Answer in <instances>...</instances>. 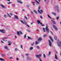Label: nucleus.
I'll use <instances>...</instances> for the list:
<instances>
[{
    "label": "nucleus",
    "mask_w": 61,
    "mask_h": 61,
    "mask_svg": "<svg viewBox=\"0 0 61 61\" xmlns=\"http://www.w3.org/2000/svg\"><path fill=\"white\" fill-rule=\"evenodd\" d=\"M36 56L37 57L39 58L40 61H42L41 59L40 58V57H41V54H40L39 55H36Z\"/></svg>",
    "instance_id": "1"
},
{
    "label": "nucleus",
    "mask_w": 61,
    "mask_h": 61,
    "mask_svg": "<svg viewBox=\"0 0 61 61\" xmlns=\"http://www.w3.org/2000/svg\"><path fill=\"white\" fill-rule=\"evenodd\" d=\"M55 7L56 8V11H57L58 12H59L60 10L59 9H58V6H55Z\"/></svg>",
    "instance_id": "2"
},
{
    "label": "nucleus",
    "mask_w": 61,
    "mask_h": 61,
    "mask_svg": "<svg viewBox=\"0 0 61 61\" xmlns=\"http://www.w3.org/2000/svg\"><path fill=\"white\" fill-rule=\"evenodd\" d=\"M46 31L48 32V33H49V29L48 28V27H47V26L46 25Z\"/></svg>",
    "instance_id": "3"
},
{
    "label": "nucleus",
    "mask_w": 61,
    "mask_h": 61,
    "mask_svg": "<svg viewBox=\"0 0 61 61\" xmlns=\"http://www.w3.org/2000/svg\"><path fill=\"white\" fill-rule=\"evenodd\" d=\"M19 33H20V34L21 35L22 34V32L21 31H20L19 32L18 31H17V34L18 35H20V34H19Z\"/></svg>",
    "instance_id": "4"
},
{
    "label": "nucleus",
    "mask_w": 61,
    "mask_h": 61,
    "mask_svg": "<svg viewBox=\"0 0 61 61\" xmlns=\"http://www.w3.org/2000/svg\"><path fill=\"white\" fill-rule=\"evenodd\" d=\"M0 32H2V33H5V31L4 30H0Z\"/></svg>",
    "instance_id": "5"
},
{
    "label": "nucleus",
    "mask_w": 61,
    "mask_h": 61,
    "mask_svg": "<svg viewBox=\"0 0 61 61\" xmlns=\"http://www.w3.org/2000/svg\"><path fill=\"white\" fill-rule=\"evenodd\" d=\"M53 28L55 29V30H57V29L56 28V26L55 25H53Z\"/></svg>",
    "instance_id": "6"
},
{
    "label": "nucleus",
    "mask_w": 61,
    "mask_h": 61,
    "mask_svg": "<svg viewBox=\"0 0 61 61\" xmlns=\"http://www.w3.org/2000/svg\"><path fill=\"white\" fill-rule=\"evenodd\" d=\"M49 41V44L50 46H51V45H52V43L51 42V41L50 40H48Z\"/></svg>",
    "instance_id": "7"
},
{
    "label": "nucleus",
    "mask_w": 61,
    "mask_h": 61,
    "mask_svg": "<svg viewBox=\"0 0 61 61\" xmlns=\"http://www.w3.org/2000/svg\"><path fill=\"white\" fill-rule=\"evenodd\" d=\"M49 37L50 39H51V41L53 42V39H52L51 37L50 36H49Z\"/></svg>",
    "instance_id": "8"
},
{
    "label": "nucleus",
    "mask_w": 61,
    "mask_h": 61,
    "mask_svg": "<svg viewBox=\"0 0 61 61\" xmlns=\"http://www.w3.org/2000/svg\"><path fill=\"white\" fill-rule=\"evenodd\" d=\"M7 38L6 37H4L2 39V40H3V41H5V39H7Z\"/></svg>",
    "instance_id": "9"
},
{
    "label": "nucleus",
    "mask_w": 61,
    "mask_h": 61,
    "mask_svg": "<svg viewBox=\"0 0 61 61\" xmlns=\"http://www.w3.org/2000/svg\"><path fill=\"white\" fill-rule=\"evenodd\" d=\"M42 38H41V37H40L39 38L38 40V41H41V40H42Z\"/></svg>",
    "instance_id": "10"
},
{
    "label": "nucleus",
    "mask_w": 61,
    "mask_h": 61,
    "mask_svg": "<svg viewBox=\"0 0 61 61\" xmlns=\"http://www.w3.org/2000/svg\"><path fill=\"white\" fill-rule=\"evenodd\" d=\"M0 5L1 6H2V7H3V8H6V7L4 6V5H3L2 4Z\"/></svg>",
    "instance_id": "11"
},
{
    "label": "nucleus",
    "mask_w": 61,
    "mask_h": 61,
    "mask_svg": "<svg viewBox=\"0 0 61 61\" xmlns=\"http://www.w3.org/2000/svg\"><path fill=\"white\" fill-rule=\"evenodd\" d=\"M51 21L54 24H56V23L55 21H54L53 20H51Z\"/></svg>",
    "instance_id": "12"
},
{
    "label": "nucleus",
    "mask_w": 61,
    "mask_h": 61,
    "mask_svg": "<svg viewBox=\"0 0 61 61\" xmlns=\"http://www.w3.org/2000/svg\"><path fill=\"white\" fill-rule=\"evenodd\" d=\"M4 48L6 49H7V50H9V49L8 48V47L6 46H4Z\"/></svg>",
    "instance_id": "13"
},
{
    "label": "nucleus",
    "mask_w": 61,
    "mask_h": 61,
    "mask_svg": "<svg viewBox=\"0 0 61 61\" xmlns=\"http://www.w3.org/2000/svg\"><path fill=\"white\" fill-rule=\"evenodd\" d=\"M14 17L15 18L17 19H18V17L17 16L14 15Z\"/></svg>",
    "instance_id": "14"
},
{
    "label": "nucleus",
    "mask_w": 61,
    "mask_h": 61,
    "mask_svg": "<svg viewBox=\"0 0 61 61\" xmlns=\"http://www.w3.org/2000/svg\"><path fill=\"white\" fill-rule=\"evenodd\" d=\"M37 22L38 24H39L40 23V21L39 20H37Z\"/></svg>",
    "instance_id": "15"
},
{
    "label": "nucleus",
    "mask_w": 61,
    "mask_h": 61,
    "mask_svg": "<svg viewBox=\"0 0 61 61\" xmlns=\"http://www.w3.org/2000/svg\"><path fill=\"white\" fill-rule=\"evenodd\" d=\"M8 43H9V44H8V45L10 46V45H11V42H10V41H8Z\"/></svg>",
    "instance_id": "16"
},
{
    "label": "nucleus",
    "mask_w": 61,
    "mask_h": 61,
    "mask_svg": "<svg viewBox=\"0 0 61 61\" xmlns=\"http://www.w3.org/2000/svg\"><path fill=\"white\" fill-rule=\"evenodd\" d=\"M34 13H35V14H37V11H36V10H34Z\"/></svg>",
    "instance_id": "17"
},
{
    "label": "nucleus",
    "mask_w": 61,
    "mask_h": 61,
    "mask_svg": "<svg viewBox=\"0 0 61 61\" xmlns=\"http://www.w3.org/2000/svg\"><path fill=\"white\" fill-rule=\"evenodd\" d=\"M54 38L56 40H57V37H56V36H54Z\"/></svg>",
    "instance_id": "18"
},
{
    "label": "nucleus",
    "mask_w": 61,
    "mask_h": 61,
    "mask_svg": "<svg viewBox=\"0 0 61 61\" xmlns=\"http://www.w3.org/2000/svg\"><path fill=\"white\" fill-rule=\"evenodd\" d=\"M0 60L1 61H5V60L2 58H0Z\"/></svg>",
    "instance_id": "19"
},
{
    "label": "nucleus",
    "mask_w": 61,
    "mask_h": 61,
    "mask_svg": "<svg viewBox=\"0 0 61 61\" xmlns=\"http://www.w3.org/2000/svg\"><path fill=\"white\" fill-rule=\"evenodd\" d=\"M28 39H33L32 38H31L28 36Z\"/></svg>",
    "instance_id": "20"
},
{
    "label": "nucleus",
    "mask_w": 61,
    "mask_h": 61,
    "mask_svg": "<svg viewBox=\"0 0 61 61\" xmlns=\"http://www.w3.org/2000/svg\"><path fill=\"white\" fill-rule=\"evenodd\" d=\"M55 59H57V56H56V54H55Z\"/></svg>",
    "instance_id": "21"
},
{
    "label": "nucleus",
    "mask_w": 61,
    "mask_h": 61,
    "mask_svg": "<svg viewBox=\"0 0 61 61\" xmlns=\"http://www.w3.org/2000/svg\"><path fill=\"white\" fill-rule=\"evenodd\" d=\"M39 44V42H38L37 41H36V45H37V44Z\"/></svg>",
    "instance_id": "22"
},
{
    "label": "nucleus",
    "mask_w": 61,
    "mask_h": 61,
    "mask_svg": "<svg viewBox=\"0 0 61 61\" xmlns=\"http://www.w3.org/2000/svg\"><path fill=\"white\" fill-rule=\"evenodd\" d=\"M47 15L48 17H49V18H50V19H52V18H51V17L50 16H49V15H48L47 14Z\"/></svg>",
    "instance_id": "23"
},
{
    "label": "nucleus",
    "mask_w": 61,
    "mask_h": 61,
    "mask_svg": "<svg viewBox=\"0 0 61 61\" xmlns=\"http://www.w3.org/2000/svg\"><path fill=\"white\" fill-rule=\"evenodd\" d=\"M33 49V47H31L30 48V50H32Z\"/></svg>",
    "instance_id": "24"
},
{
    "label": "nucleus",
    "mask_w": 61,
    "mask_h": 61,
    "mask_svg": "<svg viewBox=\"0 0 61 61\" xmlns=\"http://www.w3.org/2000/svg\"><path fill=\"white\" fill-rule=\"evenodd\" d=\"M17 1L18 2V3H20V4H22V2L21 1H18V0H17Z\"/></svg>",
    "instance_id": "25"
},
{
    "label": "nucleus",
    "mask_w": 61,
    "mask_h": 61,
    "mask_svg": "<svg viewBox=\"0 0 61 61\" xmlns=\"http://www.w3.org/2000/svg\"><path fill=\"white\" fill-rule=\"evenodd\" d=\"M52 14H53V15H56V14L55 13L52 12Z\"/></svg>",
    "instance_id": "26"
},
{
    "label": "nucleus",
    "mask_w": 61,
    "mask_h": 61,
    "mask_svg": "<svg viewBox=\"0 0 61 61\" xmlns=\"http://www.w3.org/2000/svg\"><path fill=\"white\" fill-rule=\"evenodd\" d=\"M43 30L44 32H46V30H45V28H43Z\"/></svg>",
    "instance_id": "27"
},
{
    "label": "nucleus",
    "mask_w": 61,
    "mask_h": 61,
    "mask_svg": "<svg viewBox=\"0 0 61 61\" xmlns=\"http://www.w3.org/2000/svg\"><path fill=\"white\" fill-rule=\"evenodd\" d=\"M35 1H36V2H37V4H39V2H38L37 1V0H35Z\"/></svg>",
    "instance_id": "28"
},
{
    "label": "nucleus",
    "mask_w": 61,
    "mask_h": 61,
    "mask_svg": "<svg viewBox=\"0 0 61 61\" xmlns=\"http://www.w3.org/2000/svg\"><path fill=\"white\" fill-rule=\"evenodd\" d=\"M34 44H35V43L34 42H33L32 44H31V46H33V45H34Z\"/></svg>",
    "instance_id": "29"
},
{
    "label": "nucleus",
    "mask_w": 61,
    "mask_h": 61,
    "mask_svg": "<svg viewBox=\"0 0 61 61\" xmlns=\"http://www.w3.org/2000/svg\"><path fill=\"white\" fill-rule=\"evenodd\" d=\"M7 15L9 16V17L10 18H11V16H10L9 15V14H8V13H7Z\"/></svg>",
    "instance_id": "30"
},
{
    "label": "nucleus",
    "mask_w": 61,
    "mask_h": 61,
    "mask_svg": "<svg viewBox=\"0 0 61 61\" xmlns=\"http://www.w3.org/2000/svg\"><path fill=\"white\" fill-rule=\"evenodd\" d=\"M36 48H37V49H39V47L38 46H36Z\"/></svg>",
    "instance_id": "31"
},
{
    "label": "nucleus",
    "mask_w": 61,
    "mask_h": 61,
    "mask_svg": "<svg viewBox=\"0 0 61 61\" xmlns=\"http://www.w3.org/2000/svg\"><path fill=\"white\" fill-rule=\"evenodd\" d=\"M51 54V52H49V54L48 55V56H49V55H50Z\"/></svg>",
    "instance_id": "32"
},
{
    "label": "nucleus",
    "mask_w": 61,
    "mask_h": 61,
    "mask_svg": "<svg viewBox=\"0 0 61 61\" xmlns=\"http://www.w3.org/2000/svg\"><path fill=\"white\" fill-rule=\"evenodd\" d=\"M20 22H21V23H23V24H24V22L23 21H22V20H20Z\"/></svg>",
    "instance_id": "33"
},
{
    "label": "nucleus",
    "mask_w": 61,
    "mask_h": 61,
    "mask_svg": "<svg viewBox=\"0 0 61 61\" xmlns=\"http://www.w3.org/2000/svg\"><path fill=\"white\" fill-rule=\"evenodd\" d=\"M43 56L44 58H45V57H46V55H45V54H43Z\"/></svg>",
    "instance_id": "34"
},
{
    "label": "nucleus",
    "mask_w": 61,
    "mask_h": 61,
    "mask_svg": "<svg viewBox=\"0 0 61 61\" xmlns=\"http://www.w3.org/2000/svg\"><path fill=\"white\" fill-rule=\"evenodd\" d=\"M9 14H10V15H11V16H12L13 15V14H12L11 13H9Z\"/></svg>",
    "instance_id": "35"
},
{
    "label": "nucleus",
    "mask_w": 61,
    "mask_h": 61,
    "mask_svg": "<svg viewBox=\"0 0 61 61\" xmlns=\"http://www.w3.org/2000/svg\"><path fill=\"white\" fill-rule=\"evenodd\" d=\"M20 47H21V48H22V49H23V48H22L23 46H22V45H20Z\"/></svg>",
    "instance_id": "36"
},
{
    "label": "nucleus",
    "mask_w": 61,
    "mask_h": 61,
    "mask_svg": "<svg viewBox=\"0 0 61 61\" xmlns=\"http://www.w3.org/2000/svg\"><path fill=\"white\" fill-rule=\"evenodd\" d=\"M38 11L39 13H40V14H42V13H41V12L40 11H39V10H38Z\"/></svg>",
    "instance_id": "37"
},
{
    "label": "nucleus",
    "mask_w": 61,
    "mask_h": 61,
    "mask_svg": "<svg viewBox=\"0 0 61 61\" xmlns=\"http://www.w3.org/2000/svg\"><path fill=\"white\" fill-rule=\"evenodd\" d=\"M4 16L5 18H6V15H4Z\"/></svg>",
    "instance_id": "38"
},
{
    "label": "nucleus",
    "mask_w": 61,
    "mask_h": 61,
    "mask_svg": "<svg viewBox=\"0 0 61 61\" xmlns=\"http://www.w3.org/2000/svg\"><path fill=\"white\" fill-rule=\"evenodd\" d=\"M57 20H58L59 19V17H56V18Z\"/></svg>",
    "instance_id": "39"
},
{
    "label": "nucleus",
    "mask_w": 61,
    "mask_h": 61,
    "mask_svg": "<svg viewBox=\"0 0 61 61\" xmlns=\"http://www.w3.org/2000/svg\"><path fill=\"white\" fill-rule=\"evenodd\" d=\"M41 8V7L40 6H39L38 7V9H40V8Z\"/></svg>",
    "instance_id": "40"
},
{
    "label": "nucleus",
    "mask_w": 61,
    "mask_h": 61,
    "mask_svg": "<svg viewBox=\"0 0 61 61\" xmlns=\"http://www.w3.org/2000/svg\"><path fill=\"white\" fill-rule=\"evenodd\" d=\"M26 34L24 36V38H26Z\"/></svg>",
    "instance_id": "41"
},
{
    "label": "nucleus",
    "mask_w": 61,
    "mask_h": 61,
    "mask_svg": "<svg viewBox=\"0 0 61 61\" xmlns=\"http://www.w3.org/2000/svg\"><path fill=\"white\" fill-rule=\"evenodd\" d=\"M25 18H26V20H27V17H26V16H25Z\"/></svg>",
    "instance_id": "42"
},
{
    "label": "nucleus",
    "mask_w": 61,
    "mask_h": 61,
    "mask_svg": "<svg viewBox=\"0 0 61 61\" xmlns=\"http://www.w3.org/2000/svg\"><path fill=\"white\" fill-rule=\"evenodd\" d=\"M27 31H28V32H30V31L28 30H27Z\"/></svg>",
    "instance_id": "43"
},
{
    "label": "nucleus",
    "mask_w": 61,
    "mask_h": 61,
    "mask_svg": "<svg viewBox=\"0 0 61 61\" xmlns=\"http://www.w3.org/2000/svg\"><path fill=\"white\" fill-rule=\"evenodd\" d=\"M24 24H25V25H26L27 24V23H26L25 22H24Z\"/></svg>",
    "instance_id": "44"
},
{
    "label": "nucleus",
    "mask_w": 61,
    "mask_h": 61,
    "mask_svg": "<svg viewBox=\"0 0 61 61\" xmlns=\"http://www.w3.org/2000/svg\"><path fill=\"white\" fill-rule=\"evenodd\" d=\"M46 36V35H45L43 36L44 37H45V36Z\"/></svg>",
    "instance_id": "45"
},
{
    "label": "nucleus",
    "mask_w": 61,
    "mask_h": 61,
    "mask_svg": "<svg viewBox=\"0 0 61 61\" xmlns=\"http://www.w3.org/2000/svg\"><path fill=\"white\" fill-rule=\"evenodd\" d=\"M8 4L9 5L10 4H11V2H8Z\"/></svg>",
    "instance_id": "46"
},
{
    "label": "nucleus",
    "mask_w": 61,
    "mask_h": 61,
    "mask_svg": "<svg viewBox=\"0 0 61 61\" xmlns=\"http://www.w3.org/2000/svg\"><path fill=\"white\" fill-rule=\"evenodd\" d=\"M41 26H45V25H44V24H43L42 25H41Z\"/></svg>",
    "instance_id": "47"
},
{
    "label": "nucleus",
    "mask_w": 61,
    "mask_h": 61,
    "mask_svg": "<svg viewBox=\"0 0 61 61\" xmlns=\"http://www.w3.org/2000/svg\"><path fill=\"white\" fill-rule=\"evenodd\" d=\"M15 51H17V49L16 48L15 49Z\"/></svg>",
    "instance_id": "48"
},
{
    "label": "nucleus",
    "mask_w": 61,
    "mask_h": 61,
    "mask_svg": "<svg viewBox=\"0 0 61 61\" xmlns=\"http://www.w3.org/2000/svg\"><path fill=\"white\" fill-rule=\"evenodd\" d=\"M12 6H15V4H13L12 5Z\"/></svg>",
    "instance_id": "49"
},
{
    "label": "nucleus",
    "mask_w": 61,
    "mask_h": 61,
    "mask_svg": "<svg viewBox=\"0 0 61 61\" xmlns=\"http://www.w3.org/2000/svg\"><path fill=\"white\" fill-rule=\"evenodd\" d=\"M26 56H28V54H26Z\"/></svg>",
    "instance_id": "50"
},
{
    "label": "nucleus",
    "mask_w": 61,
    "mask_h": 61,
    "mask_svg": "<svg viewBox=\"0 0 61 61\" xmlns=\"http://www.w3.org/2000/svg\"><path fill=\"white\" fill-rule=\"evenodd\" d=\"M2 56H5V55H4V54H2Z\"/></svg>",
    "instance_id": "51"
},
{
    "label": "nucleus",
    "mask_w": 61,
    "mask_h": 61,
    "mask_svg": "<svg viewBox=\"0 0 61 61\" xmlns=\"http://www.w3.org/2000/svg\"><path fill=\"white\" fill-rule=\"evenodd\" d=\"M40 18H42V16H40Z\"/></svg>",
    "instance_id": "52"
},
{
    "label": "nucleus",
    "mask_w": 61,
    "mask_h": 61,
    "mask_svg": "<svg viewBox=\"0 0 61 61\" xmlns=\"http://www.w3.org/2000/svg\"><path fill=\"white\" fill-rule=\"evenodd\" d=\"M40 11L41 12H43V10H41Z\"/></svg>",
    "instance_id": "53"
},
{
    "label": "nucleus",
    "mask_w": 61,
    "mask_h": 61,
    "mask_svg": "<svg viewBox=\"0 0 61 61\" xmlns=\"http://www.w3.org/2000/svg\"><path fill=\"white\" fill-rule=\"evenodd\" d=\"M12 58H12V57H10V59H12Z\"/></svg>",
    "instance_id": "54"
},
{
    "label": "nucleus",
    "mask_w": 61,
    "mask_h": 61,
    "mask_svg": "<svg viewBox=\"0 0 61 61\" xmlns=\"http://www.w3.org/2000/svg\"><path fill=\"white\" fill-rule=\"evenodd\" d=\"M27 25V26H28V27H30V26H29L28 25Z\"/></svg>",
    "instance_id": "55"
},
{
    "label": "nucleus",
    "mask_w": 61,
    "mask_h": 61,
    "mask_svg": "<svg viewBox=\"0 0 61 61\" xmlns=\"http://www.w3.org/2000/svg\"><path fill=\"white\" fill-rule=\"evenodd\" d=\"M1 43H4V42H3V41H1Z\"/></svg>",
    "instance_id": "56"
},
{
    "label": "nucleus",
    "mask_w": 61,
    "mask_h": 61,
    "mask_svg": "<svg viewBox=\"0 0 61 61\" xmlns=\"http://www.w3.org/2000/svg\"><path fill=\"white\" fill-rule=\"evenodd\" d=\"M37 31H39V30H37Z\"/></svg>",
    "instance_id": "57"
},
{
    "label": "nucleus",
    "mask_w": 61,
    "mask_h": 61,
    "mask_svg": "<svg viewBox=\"0 0 61 61\" xmlns=\"http://www.w3.org/2000/svg\"><path fill=\"white\" fill-rule=\"evenodd\" d=\"M15 38H16V36H15Z\"/></svg>",
    "instance_id": "58"
},
{
    "label": "nucleus",
    "mask_w": 61,
    "mask_h": 61,
    "mask_svg": "<svg viewBox=\"0 0 61 61\" xmlns=\"http://www.w3.org/2000/svg\"><path fill=\"white\" fill-rule=\"evenodd\" d=\"M31 25H33V22H31Z\"/></svg>",
    "instance_id": "59"
},
{
    "label": "nucleus",
    "mask_w": 61,
    "mask_h": 61,
    "mask_svg": "<svg viewBox=\"0 0 61 61\" xmlns=\"http://www.w3.org/2000/svg\"><path fill=\"white\" fill-rule=\"evenodd\" d=\"M40 24H41V25H42V23H40Z\"/></svg>",
    "instance_id": "60"
},
{
    "label": "nucleus",
    "mask_w": 61,
    "mask_h": 61,
    "mask_svg": "<svg viewBox=\"0 0 61 61\" xmlns=\"http://www.w3.org/2000/svg\"><path fill=\"white\" fill-rule=\"evenodd\" d=\"M39 2H40V0H38Z\"/></svg>",
    "instance_id": "61"
},
{
    "label": "nucleus",
    "mask_w": 61,
    "mask_h": 61,
    "mask_svg": "<svg viewBox=\"0 0 61 61\" xmlns=\"http://www.w3.org/2000/svg\"><path fill=\"white\" fill-rule=\"evenodd\" d=\"M27 16H29V14H28V15H27Z\"/></svg>",
    "instance_id": "62"
},
{
    "label": "nucleus",
    "mask_w": 61,
    "mask_h": 61,
    "mask_svg": "<svg viewBox=\"0 0 61 61\" xmlns=\"http://www.w3.org/2000/svg\"><path fill=\"white\" fill-rule=\"evenodd\" d=\"M16 59L17 60H18V58H17Z\"/></svg>",
    "instance_id": "63"
},
{
    "label": "nucleus",
    "mask_w": 61,
    "mask_h": 61,
    "mask_svg": "<svg viewBox=\"0 0 61 61\" xmlns=\"http://www.w3.org/2000/svg\"><path fill=\"white\" fill-rule=\"evenodd\" d=\"M60 55H61V52H60Z\"/></svg>",
    "instance_id": "64"
}]
</instances>
